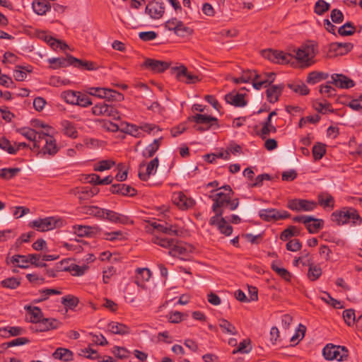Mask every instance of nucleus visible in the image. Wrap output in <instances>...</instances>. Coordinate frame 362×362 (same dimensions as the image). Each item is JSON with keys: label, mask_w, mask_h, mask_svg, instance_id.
Returning <instances> with one entry per match:
<instances>
[{"label": "nucleus", "mask_w": 362, "mask_h": 362, "mask_svg": "<svg viewBox=\"0 0 362 362\" xmlns=\"http://www.w3.org/2000/svg\"><path fill=\"white\" fill-rule=\"evenodd\" d=\"M314 108L318 112L322 114H327L328 112H333L334 110L332 108L330 103H320L316 102L313 105Z\"/></svg>", "instance_id": "nucleus-60"}, {"label": "nucleus", "mask_w": 362, "mask_h": 362, "mask_svg": "<svg viewBox=\"0 0 362 362\" xmlns=\"http://www.w3.org/2000/svg\"><path fill=\"white\" fill-rule=\"evenodd\" d=\"M318 203L320 205L325 207H331L332 209L334 206V197L329 193H321L317 196Z\"/></svg>", "instance_id": "nucleus-38"}, {"label": "nucleus", "mask_w": 362, "mask_h": 362, "mask_svg": "<svg viewBox=\"0 0 362 362\" xmlns=\"http://www.w3.org/2000/svg\"><path fill=\"white\" fill-rule=\"evenodd\" d=\"M20 284V280L15 277L7 278L1 281V285L4 288H7L10 289H15L17 287H18Z\"/></svg>", "instance_id": "nucleus-58"}, {"label": "nucleus", "mask_w": 362, "mask_h": 362, "mask_svg": "<svg viewBox=\"0 0 362 362\" xmlns=\"http://www.w3.org/2000/svg\"><path fill=\"white\" fill-rule=\"evenodd\" d=\"M169 64L166 62L152 59H147L144 66L155 73H161L169 68Z\"/></svg>", "instance_id": "nucleus-18"}, {"label": "nucleus", "mask_w": 362, "mask_h": 362, "mask_svg": "<svg viewBox=\"0 0 362 362\" xmlns=\"http://www.w3.org/2000/svg\"><path fill=\"white\" fill-rule=\"evenodd\" d=\"M151 272L148 268H139L136 269V284L141 286L145 281H148L151 277Z\"/></svg>", "instance_id": "nucleus-33"}, {"label": "nucleus", "mask_w": 362, "mask_h": 362, "mask_svg": "<svg viewBox=\"0 0 362 362\" xmlns=\"http://www.w3.org/2000/svg\"><path fill=\"white\" fill-rule=\"evenodd\" d=\"M353 48V45L351 43H332L329 46V49L327 52V57L328 58H334L337 56H341L346 54L349 52Z\"/></svg>", "instance_id": "nucleus-11"}, {"label": "nucleus", "mask_w": 362, "mask_h": 362, "mask_svg": "<svg viewBox=\"0 0 362 362\" xmlns=\"http://www.w3.org/2000/svg\"><path fill=\"white\" fill-rule=\"evenodd\" d=\"M259 76L253 83V87L257 90L261 89L263 86L267 87L268 85H270L274 81L275 74L273 72L264 73L259 74Z\"/></svg>", "instance_id": "nucleus-22"}, {"label": "nucleus", "mask_w": 362, "mask_h": 362, "mask_svg": "<svg viewBox=\"0 0 362 362\" xmlns=\"http://www.w3.org/2000/svg\"><path fill=\"white\" fill-rule=\"evenodd\" d=\"M67 263H68V260H66V259L61 261V262H60L61 267H58V268L62 271H69L74 276H82L83 274H84V273L88 269V267L86 265L78 266V265H76L74 264H71L69 266H64V264H67Z\"/></svg>", "instance_id": "nucleus-21"}, {"label": "nucleus", "mask_w": 362, "mask_h": 362, "mask_svg": "<svg viewBox=\"0 0 362 362\" xmlns=\"http://www.w3.org/2000/svg\"><path fill=\"white\" fill-rule=\"evenodd\" d=\"M28 256V260H29V264H33L35 267H44L47 264L44 262H42V256L38 254H29Z\"/></svg>", "instance_id": "nucleus-63"}, {"label": "nucleus", "mask_w": 362, "mask_h": 362, "mask_svg": "<svg viewBox=\"0 0 362 362\" xmlns=\"http://www.w3.org/2000/svg\"><path fill=\"white\" fill-rule=\"evenodd\" d=\"M317 206V204L315 202L300 199H290L287 203V207L295 211H311Z\"/></svg>", "instance_id": "nucleus-9"}, {"label": "nucleus", "mask_w": 362, "mask_h": 362, "mask_svg": "<svg viewBox=\"0 0 362 362\" xmlns=\"http://www.w3.org/2000/svg\"><path fill=\"white\" fill-rule=\"evenodd\" d=\"M284 88V84H279L272 86L267 88L266 91L267 100L271 103H276L281 95Z\"/></svg>", "instance_id": "nucleus-24"}, {"label": "nucleus", "mask_w": 362, "mask_h": 362, "mask_svg": "<svg viewBox=\"0 0 362 362\" xmlns=\"http://www.w3.org/2000/svg\"><path fill=\"white\" fill-rule=\"evenodd\" d=\"M188 121L195 122L197 125L194 126V129L199 132L208 131L211 129H217L219 127L218 119L210 115L196 114L189 117Z\"/></svg>", "instance_id": "nucleus-4"}, {"label": "nucleus", "mask_w": 362, "mask_h": 362, "mask_svg": "<svg viewBox=\"0 0 362 362\" xmlns=\"http://www.w3.org/2000/svg\"><path fill=\"white\" fill-rule=\"evenodd\" d=\"M11 262L22 269L28 268L30 266L28 255H15L11 257Z\"/></svg>", "instance_id": "nucleus-35"}, {"label": "nucleus", "mask_w": 362, "mask_h": 362, "mask_svg": "<svg viewBox=\"0 0 362 362\" xmlns=\"http://www.w3.org/2000/svg\"><path fill=\"white\" fill-rule=\"evenodd\" d=\"M233 194V190L229 189V192H218L214 195L209 196L214 202L212 210L215 213V215L209 220L210 225L215 224L218 218L223 215V208L232 198Z\"/></svg>", "instance_id": "nucleus-3"}, {"label": "nucleus", "mask_w": 362, "mask_h": 362, "mask_svg": "<svg viewBox=\"0 0 362 362\" xmlns=\"http://www.w3.org/2000/svg\"><path fill=\"white\" fill-rule=\"evenodd\" d=\"M174 33L180 37H185L191 35L192 30L189 27L186 26L182 21L178 20L177 26L176 25Z\"/></svg>", "instance_id": "nucleus-47"}, {"label": "nucleus", "mask_w": 362, "mask_h": 362, "mask_svg": "<svg viewBox=\"0 0 362 362\" xmlns=\"http://www.w3.org/2000/svg\"><path fill=\"white\" fill-rule=\"evenodd\" d=\"M61 322L54 318H42L39 325L31 327L32 329L40 332H46L50 329H57Z\"/></svg>", "instance_id": "nucleus-17"}, {"label": "nucleus", "mask_w": 362, "mask_h": 362, "mask_svg": "<svg viewBox=\"0 0 362 362\" xmlns=\"http://www.w3.org/2000/svg\"><path fill=\"white\" fill-rule=\"evenodd\" d=\"M308 266H309V269L308 272V279L310 281H315L317 279H319V277L322 274L321 268L319 266L314 264L313 263H310V264L308 263Z\"/></svg>", "instance_id": "nucleus-46"}, {"label": "nucleus", "mask_w": 362, "mask_h": 362, "mask_svg": "<svg viewBox=\"0 0 362 362\" xmlns=\"http://www.w3.org/2000/svg\"><path fill=\"white\" fill-rule=\"evenodd\" d=\"M332 221L338 225H344L351 222L354 225H360L362 218L356 209L352 207H344L340 211L332 214Z\"/></svg>", "instance_id": "nucleus-2"}, {"label": "nucleus", "mask_w": 362, "mask_h": 362, "mask_svg": "<svg viewBox=\"0 0 362 362\" xmlns=\"http://www.w3.org/2000/svg\"><path fill=\"white\" fill-rule=\"evenodd\" d=\"M323 221L322 219L315 218L305 224V226L310 233H316L323 227Z\"/></svg>", "instance_id": "nucleus-43"}, {"label": "nucleus", "mask_w": 362, "mask_h": 362, "mask_svg": "<svg viewBox=\"0 0 362 362\" xmlns=\"http://www.w3.org/2000/svg\"><path fill=\"white\" fill-rule=\"evenodd\" d=\"M41 135L37 149L40 150L44 155L54 156L59 149L57 145L56 139L49 134L48 131L47 132H43Z\"/></svg>", "instance_id": "nucleus-5"}, {"label": "nucleus", "mask_w": 362, "mask_h": 362, "mask_svg": "<svg viewBox=\"0 0 362 362\" xmlns=\"http://www.w3.org/2000/svg\"><path fill=\"white\" fill-rule=\"evenodd\" d=\"M57 221L54 217H46L45 218H38L29 223V226L36 228L37 230L45 232L53 230L57 226Z\"/></svg>", "instance_id": "nucleus-10"}, {"label": "nucleus", "mask_w": 362, "mask_h": 362, "mask_svg": "<svg viewBox=\"0 0 362 362\" xmlns=\"http://www.w3.org/2000/svg\"><path fill=\"white\" fill-rule=\"evenodd\" d=\"M328 77L329 74L327 73L322 71H312L308 75L306 81L310 84H315L322 80L327 79Z\"/></svg>", "instance_id": "nucleus-36"}, {"label": "nucleus", "mask_w": 362, "mask_h": 362, "mask_svg": "<svg viewBox=\"0 0 362 362\" xmlns=\"http://www.w3.org/2000/svg\"><path fill=\"white\" fill-rule=\"evenodd\" d=\"M105 219H107L112 223H119L122 224H132L133 221L125 216L113 211L105 209Z\"/></svg>", "instance_id": "nucleus-19"}, {"label": "nucleus", "mask_w": 362, "mask_h": 362, "mask_svg": "<svg viewBox=\"0 0 362 362\" xmlns=\"http://www.w3.org/2000/svg\"><path fill=\"white\" fill-rule=\"evenodd\" d=\"M213 226H217L220 232L227 236L230 235L233 232L232 226L227 224V222L223 216L219 217L216 221V223Z\"/></svg>", "instance_id": "nucleus-39"}, {"label": "nucleus", "mask_w": 362, "mask_h": 362, "mask_svg": "<svg viewBox=\"0 0 362 362\" xmlns=\"http://www.w3.org/2000/svg\"><path fill=\"white\" fill-rule=\"evenodd\" d=\"M115 164L112 160H103L94 165V170L103 172L110 169Z\"/></svg>", "instance_id": "nucleus-59"}, {"label": "nucleus", "mask_w": 362, "mask_h": 362, "mask_svg": "<svg viewBox=\"0 0 362 362\" xmlns=\"http://www.w3.org/2000/svg\"><path fill=\"white\" fill-rule=\"evenodd\" d=\"M72 57L73 56L70 54H67L66 57L50 58L48 59V62L54 69L61 67H66L71 65L72 61L70 59V58Z\"/></svg>", "instance_id": "nucleus-28"}, {"label": "nucleus", "mask_w": 362, "mask_h": 362, "mask_svg": "<svg viewBox=\"0 0 362 362\" xmlns=\"http://www.w3.org/2000/svg\"><path fill=\"white\" fill-rule=\"evenodd\" d=\"M147 13L151 18L159 19L165 13V6L163 2L152 1L146 7Z\"/></svg>", "instance_id": "nucleus-15"}, {"label": "nucleus", "mask_w": 362, "mask_h": 362, "mask_svg": "<svg viewBox=\"0 0 362 362\" xmlns=\"http://www.w3.org/2000/svg\"><path fill=\"white\" fill-rule=\"evenodd\" d=\"M218 325L223 333L232 335H236L238 334L235 326L225 319H220L218 320Z\"/></svg>", "instance_id": "nucleus-41"}, {"label": "nucleus", "mask_w": 362, "mask_h": 362, "mask_svg": "<svg viewBox=\"0 0 362 362\" xmlns=\"http://www.w3.org/2000/svg\"><path fill=\"white\" fill-rule=\"evenodd\" d=\"M328 83L334 85L338 88L349 89L355 86V82L341 74H333L331 75V80Z\"/></svg>", "instance_id": "nucleus-12"}, {"label": "nucleus", "mask_w": 362, "mask_h": 362, "mask_svg": "<svg viewBox=\"0 0 362 362\" xmlns=\"http://www.w3.org/2000/svg\"><path fill=\"white\" fill-rule=\"evenodd\" d=\"M26 309L28 311V319L29 321L35 323V325H39L42 319V313L41 310L37 307L31 308L30 306H28Z\"/></svg>", "instance_id": "nucleus-34"}, {"label": "nucleus", "mask_w": 362, "mask_h": 362, "mask_svg": "<svg viewBox=\"0 0 362 362\" xmlns=\"http://www.w3.org/2000/svg\"><path fill=\"white\" fill-rule=\"evenodd\" d=\"M171 70L177 80L187 84H193L201 81L198 75L189 72L184 65L172 67Z\"/></svg>", "instance_id": "nucleus-8"}, {"label": "nucleus", "mask_w": 362, "mask_h": 362, "mask_svg": "<svg viewBox=\"0 0 362 362\" xmlns=\"http://www.w3.org/2000/svg\"><path fill=\"white\" fill-rule=\"evenodd\" d=\"M330 5L324 0H318L315 4V12L317 15H322L329 9Z\"/></svg>", "instance_id": "nucleus-61"}, {"label": "nucleus", "mask_w": 362, "mask_h": 362, "mask_svg": "<svg viewBox=\"0 0 362 362\" xmlns=\"http://www.w3.org/2000/svg\"><path fill=\"white\" fill-rule=\"evenodd\" d=\"M70 59L72 61L71 66L74 67L88 71L96 70L98 69L97 64L93 62L83 61L74 57H71Z\"/></svg>", "instance_id": "nucleus-27"}, {"label": "nucleus", "mask_w": 362, "mask_h": 362, "mask_svg": "<svg viewBox=\"0 0 362 362\" xmlns=\"http://www.w3.org/2000/svg\"><path fill=\"white\" fill-rule=\"evenodd\" d=\"M300 233V231L296 226H291L285 229L280 235V239L283 241H286L291 237L297 236Z\"/></svg>", "instance_id": "nucleus-51"}, {"label": "nucleus", "mask_w": 362, "mask_h": 362, "mask_svg": "<svg viewBox=\"0 0 362 362\" xmlns=\"http://www.w3.org/2000/svg\"><path fill=\"white\" fill-rule=\"evenodd\" d=\"M32 7L35 13L37 15L42 16L50 9L51 5L46 0H35L33 2Z\"/></svg>", "instance_id": "nucleus-29"}, {"label": "nucleus", "mask_w": 362, "mask_h": 362, "mask_svg": "<svg viewBox=\"0 0 362 362\" xmlns=\"http://www.w3.org/2000/svg\"><path fill=\"white\" fill-rule=\"evenodd\" d=\"M99 192V189L97 187L88 188L83 187L78 192V199L80 201L86 200L93 197Z\"/></svg>", "instance_id": "nucleus-40"}, {"label": "nucleus", "mask_w": 362, "mask_h": 362, "mask_svg": "<svg viewBox=\"0 0 362 362\" xmlns=\"http://www.w3.org/2000/svg\"><path fill=\"white\" fill-rule=\"evenodd\" d=\"M0 148L6 151L10 154H16L18 151V148H15L11 146L10 141L5 138H1L0 139Z\"/></svg>", "instance_id": "nucleus-62"}, {"label": "nucleus", "mask_w": 362, "mask_h": 362, "mask_svg": "<svg viewBox=\"0 0 362 362\" xmlns=\"http://www.w3.org/2000/svg\"><path fill=\"white\" fill-rule=\"evenodd\" d=\"M159 160L157 157L152 159L148 164L146 168V172H143L145 167V163L143 162L140 163L139 167V177L141 180H147L151 175H154L158 167Z\"/></svg>", "instance_id": "nucleus-14"}, {"label": "nucleus", "mask_w": 362, "mask_h": 362, "mask_svg": "<svg viewBox=\"0 0 362 362\" xmlns=\"http://www.w3.org/2000/svg\"><path fill=\"white\" fill-rule=\"evenodd\" d=\"M91 111L95 116H104L113 119H120V115L117 108L112 105L107 104L106 102L95 104Z\"/></svg>", "instance_id": "nucleus-7"}, {"label": "nucleus", "mask_w": 362, "mask_h": 362, "mask_svg": "<svg viewBox=\"0 0 362 362\" xmlns=\"http://www.w3.org/2000/svg\"><path fill=\"white\" fill-rule=\"evenodd\" d=\"M105 96L103 99H105L107 101H117L120 102L124 100V95L110 88H107V91L105 92Z\"/></svg>", "instance_id": "nucleus-49"}, {"label": "nucleus", "mask_w": 362, "mask_h": 362, "mask_svg": "<svg viewBox=\"0 0 362 362\" xmlns=\"http://www.w3.org/2000/svg\"><path fill=\"white\" fill-rule=\"evenodd\" d=\"M151 226L154 229H156L158 231H160L163 233L170 234V235H177V232L176 230H173L172 226L168 223L161 224L160 223L153 222L151 223Z\"/></svg>", "instance_id": "nucleus-45"}, {"label": "nucleus", "mask_w": 362, "mask_h": 362, "mask_svg": "<svg viewBox=\"0 0 362 362\" xmlns=\"http://www.w3.org/2000/svg\"><path fill=\"white\" fill-rule=\"evenodd\" d=\"M173 201L175 204H176L180 209L182 210L192 208L195 204L193 199L187 197L182 192L174 193L173 196Z\"/></svg>", "instance_id": "nucleus-16"}, {"label": "nucleus", "mask_w": 362, "mask_h": 362, "mask_svg": "<svg viewBox=\"0 0 362 362\" xmlns=\"http://www.w3.org/2000/svg\"><path fill=\"white\" fill-rule=\"evenodd\" d=\"M259 217L266 221H275L279 220V211L275 209H261L259 211Z\"/></svg>", "instance_id": "nucleus-30"}, {"label": "nucleus", "mask_w": 362, "mask_h": 362, "mask_svg": "<svg viewBox=\"0 0 362 362\" xmlns=\"http://www.w3.org/2000/svg\"><path fill=\"white\" fill-rule=\"evenodd\" d=\"M343 318L347 325L351 326L356 321L355 311L353 309H348L343 312Z\"/></svg>", "instance_id": "nucleus-64"}, {"label": "nucleus", "mask_w": 362, "mask_h": 362, "mask_svg": "<svg viewBox=\"0 0 362 362\" xmlns=\"http://www.w3.org/2000/svg\"><path fill=\"white\" fill-rule=\"evenodd\" d=\"M326 153L325 145L318 143L313 147V155L315 160H320Z\"/></svg>", "instance_id": "nucleus-57"}, {"label": "nucleus", "mask_w": 362, "mask_h": 362, "mask_svg": "<svg viewBox=\"0 0 362 362\" xmlns=\"http://www.w3.org/2000/svg\"><path fill=\"white\" fill-rule=\"evenodd\" d=\"M80 92L66 90L62 93L61 97L69 104L76 105L78 103L77 98Z\"/></svg>", "instance_id": "nucleus-44"}, {"label": "nucleus", "mask_w": 362, "mask_h": 362, "mask_svg": "<svg viewBox=\"0 0 362 362\" xmlns=\"http://www.w3.org/2000/svg\"><path fill=\"white\" fill-rule=\"evenodd\" d=\"M18 132L27 139L32 141L34 148H37L38 141L40 140L42 136L41 134H42L43 132H38L29 127L21 128L18 129Z\"/></svg>", "instance_id": "nucleus-20"}, {"label": "nucleus", "mask_w": 362, "mask_h": 362, "mask_svg": "<svg viewBox=\"0 0 362 362\" xmlns=\"http://www.w3.org/2000/svg\"><path fill=\"white\" fill-rule=\"evenodd\" d=\"M163 137L154 139L153 143L150 144L143 151V156L149 158L154 156L159 149Z\"/></svg>", "instance_id": "nucleus-31"}, {"label": "nucleus", "mask_w": 362, "mask_h": 362, "mask_svg": "<svg viewBox=\"0 0 362 362\" xmlns=\"http://www.w3.org/2000/svg\"><path fill=\"white\" fill-rule=\"evenodd\" d=\"M110 332L114 334L126 335L130 333V329L126 325L117 322H111L107 325Z\"/></svg>", "instance_id": "nucleus-26"}, {"label": "nucleus", "mask_w": 362, "mask_h": 362, "mask_svg": "<svg viewBox=\"0 0 362 362\" xmlns=\"http://www.w3.org/2000/svg\"><path fill=\"white\" fill-rule=\"evenodd\" d=\"M20 171L21 168H2L0 170V177L8 180L15 177Z\"/></svg>", "instance_id": "nucleus-42"}, {"label": "nucleus", "mask_w": 362, "mask_h": 362, "mask_svg": "<svg viewBox=\"0 0 362 362\" xmlns=\"http://www.w3.org/2000/svg\"><path fill=\"white\" fill-rule=\"evenodd\" d=\"M226 101L236 107H244L247 102L245 100L244 94L230 93L225 96Z\"/></svg>", "instance_id": "nucleus-25"}, {"label": "nucleus", "mask_w": 362, "mask_h": 362, "mask_svg": "<svg viewBox=\"0 0 362 362\" xmlns=\"http://www.w3.org/2000/svg\"><path fill=\"white\" fill-rule=\"evenodd\" d=\"M272 269L278 274L282 279H284L286 281H290L291 279V273L284 268L279 267L276 264H272Z\"/></svg>", "instance_id": "nucleus-54"}, {"label": "nucleus", "mask_w": 362, "mask_h": 362, "mask_svg": "<svg viewBox=\"0 0 362 362\" xmlns=\"http://www.w3.org/2000/svg\"><path fill=\"white\" fill-rule=\"evenodd\" d=\"M317 52L315 45L305 44L295 51V59L302 67H308L315 63V58ZM262 56L274 63L280 64H287L294 59L291 54L272 49L262 51Z\"/></svg>", "instance_id": "nucleus-1"}, {"label": "nucleus", "mask_w": 362, "mask_h": 362, "mask_svg": "<svg viewBox=\"0 0 362 362\" xmlns=\"http://www.w3.org/2000/svg\"><path fill=\"white\" fill-rule=\"evenodd\" d=\"M288 87L295 93H299L302 95H305L309 93V88L303 83L288 84Z\"/></svg>", "instance_id": "nucleus-56"}, {"label": "nucleus", "mask_w": 362, "mask_h": 362, "mask_svg": "<svg viewBox=\"0 0 362 362\" xmlns=\"http://www.w3.org/2000/svg\"><path fill=\"white\" fill-rule=\"evenodd\" d=\"M259 74H257L255 70H246L243 71L242 75L240 76V80L243 83H248L250 81H252V83L255 82L257 78H258Z\"/></svg>", "instance_id": "nucleus-52"}, {"label": "nucleus", "mask_w": 362, "mask_h": 362, "mask_svg": "<svg viewBox=\"0 0 362 362\" xmlns=\"http://www.w3.org/2000/svg\"><path fill=\"white\" fill-rule=\"evenodd\" d=\"M322 354L326 360L342 361L348 357V350L344 346L329 344L324 347Z\"/></svg>", "instance_id": "nucleus-6"}, {"label": "nucleus", "mask_w": 362, "mask_h": 362, "mask_svg": "<svg viewBox=\"0 0 362 362\" xmlns=\"http://www.w3.org/2000/svg\"><path fill=\"white\" fill-rule=\"evenodd\" d=\"M356 28L350 22H347L338 29V33L341 36L351 35L355 33Z\"/></svg>", "instance_id": "nucleus-53"}, {"label": "nucleus", "mask_w": 362, "mask_h": 362, "mask_svg": "<svg viewBox=\"0 0 362 362\" xmlns=\"http://www.w3.org/2000/svg\"><path fill=\"white\" fill-rule=\"evenodd\" d=\"M110 192L112 194H120L123 196L133 197L136 194V190L129 185L125 184H115L110 187Z\"/></svg>", "instance_id": "nucleus-23"}, {"label": "nucleus", "mask_w": 362, "mask_h": 362, "mask_svg": "<svg viewBox=\"0 0 362 362\" xmlns=\"http://www.w3.org/2000/svg\"><path fill=\"white\" fill-rule=\"evenodd\" d=\"M61 125L64 134L71 138L77 137L78 132L72 122L69 120H63Z\"/></svg>", "instance_id": "nucleus-37"}, {"label": "nucleus", "mask_w": 362, "mask_h": 362, "mask_svg": "<svg viewBox=\"0 0 362 362\" xmlns=\"http://www.w3.org/2000/svg\"><path fill=\"white\" fill-rule=\"evenodd\" d=\"M84 211L89 215H93L98 218H105V209H100L96 206H86Z\"/></svg>", "instance_id": "nucleus-55"}, {"label": "nucleus", "mask_w": 362, "mask_h": 362, "mask_svg": "<svg viewBox=\"0 0 362 362\" xmlns=\"http://www.w3.org/2000/svg\"><path fill=\"white\" fill-rule=\"evenodd\" d=\"M52 356L54 358L64 361H71L73 360L72 351L65 348H57Z\"/></svg>", "instance_id": "nucleus-32"}, {"label": "nucleus", "mask_w": 362, "mask_h": 362, "mask_svg": "<svg viewBox=\"0 0 362 362\" xmlns=\"http://www.w3.org/2000/svg\"><path fill=\"white\" fill-rule=\"evenodd\" d=\"M187 316V314H184L179 311H171L166 315V318L169 322L176 324L180 322Z\"/></svg>", "instance_id": "nucleus-48"}, {"label": "nucleus", "mask_w": 362, "mask_h": 362, "mask_svg": "<svg viewBox=\"0 0 362 362\" xmlns=\"http://www.w3.org/2000/svg\"><path fill=\"white\" fill-rule=\"evenodd\" d=\"M152 241L153 243L160 245V247L168 248L171 250L173 246L174 245V243L175 241V239L172 238H163L160 237L153 238Z\"/></svg>", "instance_id": "nucleus-50"}, {"label": "nucleus", "mask_w": 362, "mask_h": 362, "mask_svg": "<svg viewBox=\"0 0 362 362\" xmlns=\"http://www.w3.org/2000/svg\"><path fill=\"white\" fill-rule=\"evenodd\" d=\"M193 247L182 242L175 241L174 245L169 250V255L172 257H178L184 259V257L192 252Z\"/></svg>", "instance_id": "nucleus-13"}]
</instances>
